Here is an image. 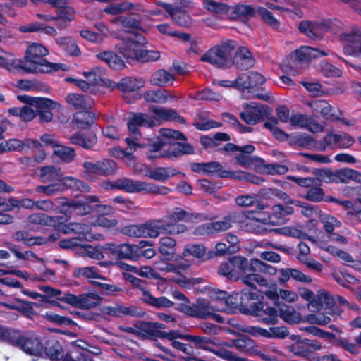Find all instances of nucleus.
Returning <instances> with one entry per match:
<instances>
[{
  "mask_svg": "<svg viewBox=\"0 0 361 361\" xmlns=\"http://www.w3.org/2000/svg\"><path fill=\"white\" fill-rule=\"evenodd\" d=\"M126 143L127 147L124 149H114L117 157H128L132 155L138 148L149 147V153L147 154L149 159L157 158L159 157L172 158L181 154H189L192 151V147L189 145H185L176 141H164L159 138L153 142H140L132 140L130 137H126Z\"/></svg>",
  "mask_w": 361,
  "mask_h": 361,
  "instance_id": "1",
  "label": "nucleus"
},
{
  "mask_svg": "<svg viewBox=\"0 0 361 361\" xmlns=\"http://www.w3.org/2000/svg\"><path fill=\"white\" fill-rule=\"evenodd\" d=\"M151 111L154 114V120L147 114L138 113L135 114L128 122V128L133 135L132 140L139 142L138 127L144 126L152 127L155 125V121L159 123L162 121H176L180 123H185V119L179 115L175 110L160 106H152Z\"/></svg>",
  "mask_w": 361,
  "mask_h": 361,
  "instance_id": "2",
  "label": "nucleus"
},
{
  "mask_svg": "<svg viewBox=\"0 0 361 361\" xmlns=\"http://www.w3.org/2000/svg\"><path fill=\"white\" fill-rule=\"evenodd\" d=\"M48 54L45 47L39 43H33L27 49L25 59L20 63V68L27 73H51L59 70H66L62 63H50L44 59Z\"/></svg>",
  "mask_w": 361,
  "mask_h": 361,
  "instance_id": "3",
  "label": "nucleus"
},
{
  "mask_svg": "<svg viewBox=\"0 0 361 361\" xmlns=\"http://www.w3.org/2000/svg\"><path fill=\"white\" fill-rule=\"evenodd\" d=\"M101 186L105 190L117 189L128 193L145 192L152 195H167L171 192V189L164 185L128 178H118L114 181H103Z\"/></svg>",
  "mask_w": 361,
  "mask_h": 361,
  "instance_id": "4",
  "label": "nucleus"
},
{
  "mask_svg": "<svg viewBox=\"0 0 361 361\" xmlns=\"http://www.w3.org/2000/svg\"><path fill=\"white\" fill-rule=\"evenodd\" d=\"M128 236L135 238H157L160 233L178 235L183 233L184 227L166 224L162 219L152 220L139 225H130L123 229Z\"/></svg>",
  "mask_w": 361,
  "mask_h": 361,
  "instance_id": "5",
  "label": "nucleus"
},
{
  "mask_svg": "<svg viewBox=\"0 0 361 361\" xmlns=\"http://www.w3.org/2000/svg\"><path fill=\"white\" fill-rule=\"evenodd\" d=\"M3 340L21 349L26 354L41 357L44 346L39 338L23 334L16 329H6L2 332Z\"/></svg>",
  "mask_w": 361,
  "mask_h": 361,
  "instance_id": "6",
  "label": "nucleus"
},
{
  "mask_svg": "<svg viewBox=\"0 0 361 361\" xmlns=\"http://www.w3.org/2000/svg\"><path fill=\"white\" fill-rule=\"evenodd\" d=\"M329 51L320 50L309 46H303L293 52L283 63L284 71L292 75H298L305 69L312 59L329 55Z\"/></svg>",
  "mask_w": 361,
  "mask_h": 361,
  "instance_id": "7",
  "label": "nucleus"
},
{
  "mask_svg": "<svg viewBox=\"0 0 361 361\" xmlns=\"http://www.w3.org/2000/svg\"><path fill=\"white\" fill-rule=\"evenodd\" d=\"M184 340L192 342L196 348L211 352L226 361H245L246 359L235 355L232 351L223 348V341L219 338L186 334Z\"/></svg>",
  "mask_w": 361,
  "mask_h": 361,
  "instance_id": "8",
  "label": "nucleus"
},
{
  "mask_svg": "<svg viewBox=\"0 0 361 361\" xmlns=\"http://www.w3.org/2000/svg\"><path fill=\"white\" fill-rule=\"evenodd\" d=\"M235 43L229 41L215 46L203 54L200 60L221 68H226L233 65L232 55Z\"/></svg>",
  "mask_w": 361,
  "mask_h": 361,
  "instance_id": "9",
  "label": "nucleus"
},
{
  "mask_svg": "<svg viewBox=\"0 0 361 361\" xmlns=\"http://www.w3.org/2000/svg\"><path fill=\"white\" fill-rule=\"evenodd\" d=\"M231 260L234 273L235 271H239L243 274L241 281L244 284L252 288H256V284L260 286L267 285L266 279L253 272L252 259L249 262L246 257L238 255L231 257Z\"/></svg>",
  "mask_w": 361,
  "mask_h": 361,
  "instance_id": "10",
  "label": "nucleus"
},
{
  "mask_svg": "<svg viewBox=\"0 0 361 361\" xmlns=\"http://www.w3.org/2000/svg\"><path fill=\"white\" fill-rule=\"evenodd\" d=\"M145 39L142 35L128 32L116 46L118 52L127 59L138 61Z\"/></svg>",
  "mask_w": 361,
  "mask_h": 361,
  "instance_id": "11",
  "label": "nucleus"
},
{
  "mask_svg": "<svg viewBox=\"0 0 361 361\" xmlns=\"http://www.w3.org/2000/svg\"><path fill=\"white\" fill-rule=\"evenodd\" d=\"M20 100L32 106L39 108L37 116L41 122H49L53 118V114L50 109L60 110L61 105L52 99L45 97H30L28 96H18Z\"/></svg>",
  "mask_w": 361,
  "mask_h": 361,
  "instance_id": "12",
  "label": "nucleus"
},
{
  "mask_svg": "<svg viewBox=\"0 0 361 361\" xmlns=\"http://www.w3.org/2000/svg\"><path fill=\"white\" fill-rule=\"evenodd\" d=\"M298 291V295L308 302L307 306L311 312L319 311L324 305H331L334 303L330 293L324 289L318 290L317 294L306 288H299Z\"/></svg>",
  "mask_w": 361,
  "mask_h": 361,
  "instance_id": "13",
  "label": "nucleus"
},
{
  "mask_svg": "<svg viewBox=\"0 0 361 361\" xmlns=\"http://www.w3.org/2000/svg\"><path fill=\"white\" fill-rule=\"evenodd\" d=\"M344 54L361 58V30L355 28L339 36Z\"/></svg>",
  "mask_w": 361,
  "mask_h": 361,
  "instance_id": "14",
  "label": "nucleus"
},
{
  "mask_svg": "<svg viewBox=\"0 0 361 361\" xmlns=\"http://www.w3.org/2000/svg\"><path fill=\"white\" fill-rule=\"evenodd\" d=\"M271 114L270 109L262 104L250 102L244 106V110L240 112L242 120L249 125H255Z\"/></svg>",
  "mask_w": 361,
  "mask_h": 361,
  "instance_id": "15",
  "label": "nucleus"
},
{
  "mask_svg": "<svg viewBox=\"0 0 361 361\" xmlns=\"http://www.w3.org/2000/svg\"><path fill=\"white\" fill-rule=\"evenodd\" d=\"M82 167L85 173L88 176H111L117 170L116 163L109 159H104L96 162L84 161Z\"/></svg>",
  "mask_w": 361,
  "mask_h": 361,
  "instance_id": "16",
  "label": "nucleus"
},
{
  "mask_svg": "<svg viewBox=\"0 0 361 361\" xmlns=\"http://www.w3.org/2000/svg\"><path fill=\"white\" fill-rule=\"evenodd\" d=\"M102 314L113 317H123L130 316L133 317H142L145 314L143 310L135 305L126 306L121 303L103 305L100 308Z\"/></svg>",
  "mask_w": 361,
  "mask_h": 361,
  "instance_id": "17",
  "label": "nucleus"
},
{
  "mask_svg": "<svg viewBox=\"0 0 361 361\" xmlns=\"http://www.w3.org/2000/svg\"><path fill=\"white\" fill-rule=\"evenodd\" d=\"M62 300L78 308L90 309L100 305L102 298L96 293H88L78 295L66 294Z\"/></svg>",
  "mask_w": 361,
  "mask_h": 361,
  "instance_id": "18",
  "label": "nucleus"
},
{
  "mask_svg": "<svg viewBox=\"0 0 361 361\" xmlns=\"http://www.w3.org/2000/svg\"><path fill=\"white\" fill-rule=\"evenodd\" d=\"M165 326L158 322H143L139 326V336L146 338H159L164 340L165 337H171L177 336L176 332L164 331L161 329Z\"/></svg>",
  "mask_w": 361,
  "mask_h": 361,
  "instance_id": "19",
  "label": "nucleus"
},
{
  "mask_svg": "<svg viewBox=\"0 0 361 361\" xmlns=\"http://www.w3.org/2000/svg\"><path fill=\"white\" fill-rule=\"evenodd\" d=\"M325 174L331 182L348 183L353 180L361 184V172L350 168H343L334 172L328 170L325 171Z\"/></svg>",
  "mask_w": 361,
  "mask_h": 361,
  "instance_id": "20",
  "label": "nucleus"
},
{
  "mask_svg": "<svg viewBox=\"0 0 361 361\" xmlns=\"http://www.w3.org/2000/svg\"><path fill=\"white\" fill-rule=\"evenodd\" d=\"M46 355L50 358L51 361H92L85 353H81L75 360L74 357L69 354H63L62 347L57 341L49 342L45 348Z\"/></svg>",
  "mask_w": 361,
  "mask_h": 361,
  "instance_id": "21",
  "label": "nucleus"
},
{
  "mask_svg": "<svg viewBox=\"0 0 361 361\" xmlns=\"http://www.w3.org/2000/svg\"><path fill=\"white\" fill-rule=\"evenodd\" d=\"M250 310L246 313L260 317L263 322L267 324H275L278 321V311L276 308L264 305L262 302H254Z\"/></svg>",
  "mask_w": 361,
  "mask_h": 361,
  "instance_id": "22",
  "label": "nucleus"
},
{
  "mask_svg": "<svg viewBox=\"0 0 361 361\" xmlns=\"http://www.w3.org/2000/svg\"><path fill=\"white\" fill-rule=\"evenodd\" d=\"M106 249L109 250V257L112 255L116 258L130 259L136 258L139 251L136 245L127 243L120 245L107 243Z\"/></svg>",
  "mask_w": 361,
  "mask_h": 361,
  "instance_id": "23",
  "label": "nucleus"
},
{
  "mask_svg": "<svg viewBox=\"0 0 361 361\" xmlns=\"http://www.w3.org/2000/svg\"><path fill=\"white\" fill-rule=\"evenodd\" d=\"M298 29L301 33L312 39H321L324 35L322 20H303L300 23Z\"/></svg>",
  "mask_w": 361,
  "mask_h": 361,
  "instance_id": "24",
  "label": "nucleus"
},
{
  "mask_svg": "<svg viewBox=\"0 0 361 361\" xmlns=\"http://www.w3.org/2000/svg\"><path fill=\"white\" fill-rule=\"evenodd\" d=\"M255 336H262L270 338H285L288 332L285 327H270L268 330L257 326H249L243 329Z\"/></svg>",
  "mask_w": 361,
  "mask_h": 361,
  "instance_id": "25",
  "label": "nucleus"
},
{
  "mask_svg": "<svg viewBox=\"0 0 361 361\" xmlns=\"http://www.w3.org/2000/svg\"><path fill=\"white\" fill-rule=\"evenodd\" d=\"M294 209L290 206H283L281 204H275L271 209V213L268 216V223L272 225H279L285 224L287 221V216L292 214Z\"/></svg>",
  "mask_w": 361,
  "mask_h": 361,
  "instance_id": "26",
  "label": "nucleus"
},
{
  "mask_svg": "<svg viewBox=\"0 0 361 361\" xmlns=\"http://www.w3.org/2000/svg\"><path fill=\"white\" fill-rule=\"evenodd\" d=\"M255 14V8L247 4H237L234 6H229L227 17L231 20L246 21Z\"/></svg>",
  "mask_w": 361,
  "mask_h": 361,
  "instance_id": "27",
  "label": "nucleus"
},
{
  "mask_svg": "<svg viewBox=\"0 0 361 361\" xmlns=\"http://www.w3.org/2000/svg\"><path fill=\"white\" fill-rule=\"evenodd\" d=\"M233 64L238 69L247 70L252 68L255 64V60L247 48L240 47L235 52L234 57L232 56Z\"/></svg>",
  "mask_w": 361,
  "mask_h": 361,
  "instance_id": "28",
  "label": "nucleus"
},
{
  "mask_svg": "<svg viewBox=\"0 0 361 361\" xmlns=\"http://www.w3.org/2000/svg\"><path fill=\"white\" fill-rule=\"evenodd\" d=\"M159 4L164 8L176 23L183 27H187L190 24V18L185 11L164 2H161Z\"/></svg>",
  "mask_w": 361,
  "mask_h": 361,
  "instance_id": "29",
  "label": "nucleus"
},
{
  "mask_svg": "<svg viewBox=\"0 0 361 361\" xmlns=\"http://www.w3.org/2000/svg\"><path fill=\"white\" fill-rule=\"evenodd\" d=\"M309 105L315 114H319L324 118L331 121H339V116L331 112L332 107L326 101L315 100Z\"/></svg>",
  "mask_w": 361,
  "mask_h": 361,
  "instance_id": "30",
  "label": "nucleus"
},
{
  "mask_svg": "<svg viewBox=\"0 0 361 361\" xmlns=\"http://www.w3.org/2000/svg\"><path fill=\"white\" fill-rule=\"evenodd\" d=\"M66 101L74 109L80 111L89 110L94 104V101L90 97L75 93L67 94Z\"/></svg>",
  "mask_w": 361,
  "mask_h": 361,
  "instance_id": "31",
  "label": "nucleus"
},
{
  "mask_svg": "<svg viewBox=\"0 0 361 361\" xmlns=\"http://www.w3.org/2000/svg\"><path fill=\"white\" fill-rule=\"evenodd\" d=\"M63 221L64 218L62 216H50L41 213L32 214L28 217V221L31 224L53 226L54 228H59Z\"/></svg>",
  "mask_w": 361,
  "mask_h": 361,
  "instance_id": "32",
  "label": "nucleus"
},
{
  "mask_svg": "<svg viewBox=\"0 0 361 361\" xmlns=\"http://www.w3.org/2000/svg\"><path fill=\"white\" fill-rule=\"evenodd\" d=\"M62 224L63 223L57 228L62 231L64 233H76L82 235V238L87 240L92 237L90 235L91 223H69L66 225Z\"/></svg>",
  "mask_w": 361,
  "mask_h": 361,
  "instance_id": "33",
  "label": "nucleus"
},
{
  "mask_svg": "<svg viewBox=\"0 0 361 361\" xmlns=\"http://www.w3.org/2000/svg\"><path fill=\"white\" fill-rule=\"evenodd\" d=\"M223 348L228 349L235 347L242 353L251 351L255 347V342L247 336H242L231 341H223Z\"/></svg>",
  "mask_w": 361,
  "mask_h": 361,
  "instance_id": "34",
  "label": "nucleus"
},
{
  "mask_svg": "<svg viewBox=\"0 0 361 361\" xmlns=\"http://www.w3.org/2000/svg\"><path fill=\"white\" fill-rule=\"evenodd\" d=\"M96 57L106 63L113 70H121L125 67L123 60L111 51H104L96 54Z\"/></svg>",
  "mask_w": 361,
  "mask_h": 361,
  "instance_id": "35",
  "label": "nucleus"
},
{
  "mask_svg": "<svg viewBox=\"0 0 361 361\" xmlns=\"http://www.w3.org/2000/svg\"><path fill=\"white\" fill-rule=\"evenodd\" d=\"M191 219V214L181 208L176 207L171 213H168L162 219L166 224H172L173 226H182L184 227L183 233L186 231L187 227L184 224H177L182 221H189Z\"/></svg>",
  "mask_w": 361,
  "mask_h": 361,
  "instance_id": "36",
  "label": "nucleus"
},
{
  "mask_svg": "<svg viewBox=\"0 0 361 361\" xmlns=\"http://www.w3.org/2000/svg\"><path fill=\"white\" fill-rule=\"evenodd\" d=\"M222 310H224V307H219L204 299H199L196 302V317L207 318L216 311L221 312Z\"/></svg>",
  "mask_w": 361,
  "mask_h": 361,
  "instance_id": "37",
  "label": "nucleus"
},
{
  "mask_svg": "<svg viewBox=\"0 0 361 361\" xmlns=\"http://www.w3.org/2000/svg\"><path fill=\"white\" fill-rule=\"evenodd\" d=\"M142 293V300L144 302L157 307V308H168L173 306V302L164 296L159 298L154 297L149 291L144 288H140Z\"/></svg>",
  "mask_w": 361,
  "mask_h": 361,
  "instance_id": "38",
  "label": "nucleus"
},
{
  "mask_svg": "<svg viewBox=\"0 0 361 361\" xmlns=\"http://www.w3.org/2000/svg\"><path fill=\"white\" fill-rule=\"evenodd\" d=\"M69 140L71 144L79 145L86 149H92L97 142V137L92 132L85 134L75 133L71 136Z\"/></svg>",
  "mask_w": 361,
  "mask_h": 361,
  "instance_id": "39",
  "label": "nucleus"
},
{
  "mask_svg": "<svg viewBox=\"0 0 361 361\" xmlns=\"http://www.w3.org/2000/svg\"><path fill=\"white\" fill-rule=\"evenodd\" d=\"M180 173H181L179 171L172 167H157L153 170L148 171L145 176L155 180L165 182Z\"/></svg>",
  "mask_w": 361,
  "mask_h": 361,
  "instance_id": "40",
  "label": "nucleus"
},
{
  "mask_svg": "<svg viewBox=\"0 0 361 361\" xmlns=\"http://www.w3.org/2000/svg\"><path fill=\"white\" fill-rule=\"evenodd\" d=\"M143 97L147 102L166 103L169 99H174L177 98V96L165 89H159L145 92Z\"/></svg>",
  "mask_w": 361,
  "mask_h": 361,
  "instance_id": "41",
  "label": "nucleus"
},
{
  "mask_svg": "<svg viewBox=\"0 0 361 361\" xmlns=\"http://www.w3.org/2000/svg\"><path fill=\"white\" fill-rule=\"evenodd\" d=\"M59 202L64 206H68L69 212L78 216L90 214L92 211V207L80 201H68L65 197H60Z\"/></svg>",
  "mask_w": 361,
  "mask_h": 361,
  "instance_id": "42",
  "label": "nucleus"
},
{
  "mask_svg": "<svg viewBox=\"0 0 361 361\" xmlns=\"http://www.w3.org/2000/svg\"><path fill=\"white\" fill-rule=\"evenodd\" d=\"M169 332H176L178 333L177 336L171 337H165L164 340L169 342V345L171 346L173 350H177L178 352H182L186 355H190L192 351L193 348L188 343H182L179 341H178V338H183L184 339V336L186 334H182V333L179 330H171Z\"/></svg>",
  "mask_w": 361,
  "mask_h": 361,
  "instance_id": "43",
  "label": "nucleus"
},
{
  "mask_svg": "<svg viewBox=\"0 0 361 361\" xmlns=\"http://www.w3.org/2000/svg\"><path fill=\"white\" fill-rule=\"evenodd\" d=\"M39 179L44 183L60 181L62 178L61 169L54 166H42L39 169Z\"/></svg>",
  "mask_w": 361,
  "mask_h": 361,
  "instance_id": "44",
  "label": "nucleus"
},
{
  "mask_svg": "<svg viewBox=\"0 0 361 361\" xmlns=\"http://www.w3.org/2000/svg\"><path fill=\"white\" fill-rule=\"evenodd\" d=\"M279 316L289 324H297L302 320L301 314L294 307L281 304L279 307Z\"/></svg>",
  "mask_w": 361,
  "mask_h": 361,
  "instance_id": "45",
  "label": "nucleus"
},
{
  "mask_svg": "<svg viewBox=\"0 0 361 361\" xmlns=\"http://www.w3.org/2000/svg\"><path fill=\"white\" fill-rule=\"evenodd\" d=\"M145 80L142 78L127 77L121 79L118 84V87L123 92H133L145 86Z\"/></svg>",
  "mask_w": 361,
  "mask_h": 361,
  "instance_id": "46",
  "label": "nucleus"
},
{
  "mask_svg": "<svg viewBox=\"0 0 361 361\" xmlns=\"http://www.w3.org/2000/svg\"><path fill=\"white\" fill-rule=\"evenodd\" d=\"M202 6L209 12L220 16L226 15L227 16L229 11V6L219 1L203 0Z\"/></svg>",
  "mask_w": 361,
  "mask_h": 361,
  "instance_id": "47",
  "label": "nucleus"
},
{
  "mask_svg": "<svg viewBox=\"0 0 361 361\" xmlns=\"http://www.w3.org/2000/svg\"><path fill=\"white\" fill-rule=\"evenodd\" d=\"M223 176H232L231 178H234L240 181L250 182L255 185H260L264 181L262 177L242 171L224 172Z\"/></svg>",
  "mask_w": 361,
  "mask_h": 361,
  "instance_id": "48",
  "label": "nucleus"
},
{
  "mask_svg": "<svg viewBox=\"0 0 361 361\" xmlns=\"http://www.w3.org/2000/svg\"><path fill=\"white\" fill-rule=\"evenodd\" d=\"M174 80L175 77L171 73L164 69H159L152 75L150 83L154 86L164 87Z\"/></svg>",
  "mask_w": 361,
  "mask_h": 361,
  "instance_id": "49",
  "label": "nucleus"
},
{
  "mask_svg": "<svg viewBox=\"0 0 361 361\" xmlns=\"http://www.w3.org/2000/svg\"><path fill=\"white\" fill-rule=\"evenodd\" d=\"M13 238L15 240L18 242H23L24 244L32 246V245H44L47 242V239L42 237H34L32 236L27 231H18L14 233Z\"/></svg>",
  "mask_w": 361,
  "mask_h": 361,
  "instance_id": "50",
  "label": "nucleus"
},
{
  "mask_svg": "<svg viewBox=\"0 0 361 361\" xmlns=\"http://www.w3.org/2000/svg\"><path fill=\"white\" fill-rule=\"evenodd\" d=\"M323 249L329 252L331 255L337 256L345 262L352 263V264L350 265L352 267L359 270L361 269V263L358 262H355L353 260V257L347 252L339 250L331 245H325L323 247Z\"/></svg>",
  "mask_w": 361,
  "mask_h": 361,
  "instance_id": "51",
  "label": "nucleus"
},
{
  "mask_svg": "<svg viewBox=\"0 0 361 361\" xmlns=\"http://www.w3.org/2000/svg\"><path fill=\"white\" fill-rule=\"evenodd\" d=\"M290 121L293 126L308 128L311 131H321L322 130V126L315 122L309 123L307 118L302 114L293 115L290 118Z\"/></svg>",
  "mask_w": 361,
  "mask_h": 361,
  "instance_id": "52",
  "label": "nucleus"
},
{
  "mask_svg": "<svg viewBox=\"0 0 361 361\" xmlns=\"http://www.w3.org/2000/svg\"><path fill=\"white\" fill-rule=\"evenodd\" d=\"M62 185L67 189L80 190L81 192H89L90 187L83 181L72 176H63L60 180Z\"/></svg>",
  "mask_w": 361,
  "mask_h": 361,
  "instance_id": "53",
  "label": "nucleus"
},
{
  "mask_svg": "<svg viewBox=\"0 0 361 361\" xmlns=\"http://www.w3.org/2000/svg\"><path fill=\"white\" fill-rule=\"evenodd\" d=\"M123 267L130 271L134 272L137 274V275L149 278V279H159L161 278L160 274L156 271L154 269H152L149 267H136L130 265H128L126 264H123Z\"/></svg>",
  "mask_w": 361,
  "mask_h": 361,
  "instance_id": "54",
  "label": "nucleus"
},
{
  "mask_svg": "<svg viewBox=\"0 0 361 361\" xmlns=\"http://www.w3.org/2000/svg\"><path fill=\"white\" fill-rule=\"evenodd\" d=\"M278 121L274 117H270L264 123L265 128L270 130L276 139L279 141H285L288 138V135L277 127Z\"/></svg>",
  "mask_w": 361,
  "mask_h": 361,
  "instance_id": "55",
  "label": "nucleus"
},
{
  "mask_svg": "<svg viewBox=\"0 0 361 361\" xmlns=\"http://www.w3.org/2000/svg\"><path fill=\"white\" fill-rule=\"evenodd\" d=\"M319 219L327 235L334 233L336 228H340L342 225L340 220L327 214H321Z\"/></svg>",
  "mask_w": 361,
  "mask_h": 361,
  "instance_id": "56",
  "label": "nucleus"
},
{
  "mask_svg": "<svg viewBox=\"0 0 361 361\" xmlns=\"http://www.w3.org/2000/svg\"><path fill=\"white\" fill-rule=\"evenodd\" d=\"M56 43L69 55L78 56L80 53L75 41L71 37H59L56 39Z\"/></svg>",
  "mask_w": 361,
  "mask_h": 361,
  "instance_id": "57",
  "label": "nucleus"
},
{
  "mask_svg": "<svg viewBox=\"0 0 361 361\" xmlns=\"http://www.w3.org/2000/svg\"><path fill=\"white\" fill-rule=\"evenodd\" d=\"M338 135L335 133H328L322 140L316 143L315 148L322 152L327 149H333L337 147Z\"/></svg>",
  "mask_w": 361,
  "mask_h": 361,
  "instance_id": "58",
  "label": "nucleus"
},
{
  "mask_svg": "<svg viewBox=\"0 0 361 361\" xmlns=\"http://www.w3.org/2000/svg\"><path fill=\"white\" fill-rule=\"evenodd\" d=\"M75 13L73 7L64 6L61 8L56 16V20H59V26L61 28L66 27L68 22L73 20Z\"/></svg>",
  "mask_w": 361,
  "mask_h": 361,
  "instance_id": "59",
  "label": "nucleus"
},
{
  "mask_svg": "<svg viewBox=\"0 0 361 361\" xmlns=\"http://www.w3.org/2000/svg\"><path fill=\"white\" fill-rule=\"evenodd\" d=\"M176 241L171 237L164 236L159 240V251L162 255L169 256L175 253Z\"/></svg>",
  "mask_w": 361,
  "mask_h": 361,
  "instance_id": "60",
  "label": "nucleus"
},
{
  "mask_svg": "<svg viewBox=\"0 0 361 361\" xmlns=\"http://www.w3.org/2000/svg\"><path fill=\"white\" fill-rule=\"evenodd\" d=\"M54 152L62 161L67 163L72 161L75 157V149L67 146L59 145L57 148H55Z\"/></svg>",
  "mask_w": 361,
  "mask_h": 361,
  "instance_id": "61",
  "label": "nucleus"
},
{
  "mask_svg": "<svg viewBox=\"0 0 361 361\" xmlns=\"http://www.w3.org/2000/svg\"><path fill=\"white\" fill-rule=\"evenodd\" d=\"M73 121L79 128H86L93 123V117L88 110H81L75 114Z\"/></svg>",
  "mask_w": 361,
  "mask_h": 361,
  "instance_id": "62",
  "label": "nucleus"
},
{
  "mask_svg": "<svg viewBox=\"0 0 361 361\" xmlns=\"http://www.w3.org/2000/svg\"><path fill=\"white\" fill-rule=\"evenodd\" d=\"M252 267L253 268V272L255 274H257V272H259L274 275L277 272L275 267L266 264L258 259H252Z\"/></svg>",
  "mask_w": 361,
  "mask_h": 361,
  "instance_id": "63",
  "label": "nucleus"
},
{
  "mask_svg": "<svg viewBox=\"0 0 361 361\" xmlns=\"http://www.w3.org/2000/svg\"><path fill=\"white\" fill-rule=\"evenodd\" d=\"M322 25L324 34L326 32H330L333 34L337 35L343 28V24L338 19H328L322 20Z\"/></svg>",
  "mask_w": 361,
  "mask_h": 361,
  "instance_id": "64",
  "label": "nucleus"
}]
</instances>
